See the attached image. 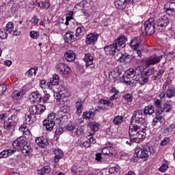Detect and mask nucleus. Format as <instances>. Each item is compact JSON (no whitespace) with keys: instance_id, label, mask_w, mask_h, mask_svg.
<instances>
[{"instance_id":"1","label":"nucleus","mask_w":175,"mask_h":175,"mask_svg":"<svg viewBox=\"0 0 175 175\" xmlns=\"http://www.w3.org/2000/svg\"><path fill=\"white\" fill-rule=\"evenodd\" d=\"M146 129L147 128H142V124L137 126L133 123L130 124L129 130L130 139H132L134 143H142L146 138Z\"/></svg>"},{"instance_id":"2","label":"nucleus","mask_w":175,"mask_h":175,"mask_svg":"<svg viewBox=\"0 0 175 175\" xmlns=\"http://www.w3.org/2000/svg\"><path fill=\"white\" fill-rule=\"evenodd\" d=\"M135 154L137 158H141L144 161H147L150 155L154 154V150H151V147L148 144H145L140 148L135 149Z\"/></svg>"},{"instance_id":"3","label":"nucleus","mask_w":175,"mask_h":175,"mask_svg":"<svg viewBox=\"0 0 175 175\" xmlns=\"http://www.w3.org/2000/svg\"><path fill=\"white\" fill-rule=\"evenodd\" d=\"M131 122L139 124L142 125V129L147 128V123L146 122V120L143 118V111L140 109L136 110L133 112Z\"/></svg>"},{"instance_id":"4","label":"nucleus","mask_w":175,"mask_h":175,"mask_svg":"<svg viewBox=\"0 0 175 175\" xmlns=\"http://www.w3.org/2000/svg\"><path fill=\"white\" fill-rule=\"evenodd\" d=\"M55 113H52L48 115L46 119H45L42 124L45 126L46 131H53L54 126H55Z\"/></svg>"},{"instance_id":"5","label":"nucleus","mask_w":175,"mask_h":175,"mask_svg":"<svg viewBox=\"0 0 175 175\" xmlns=\"http://www.w3.org/2000/svg\"><path fill=\"white\" fill-rule=\"evenodd\" d=\"M144 31L146 35L151 36L155 33V22L154 18H150L144 23Z\"/></svg>"},{"instance_id":"6","label":"nucleus","mask_w":175,"mask_h":175,"mask_svg":"<svg viewBox=\"0 0 175 175\" xmlns=\"http://www.w3.org/2000/svg\"><path fill=\"white\" fill-rule=\"evenodd\" d=\"M17 116L16 115H12L8 117V120H5L3 124L4 129L7 131H11L12 129H14L16 125H17Z\"/></svg>"},{"instance_id":"7","label":"nucleus","mask_w":175,"mask_h":175,"mask_svg":"<svg viewBox=\"0 0 175 175\" xmlns=\"http://www.w3.org/2000/svg\"><path fill=\"white\" fill-rule=\"evenodd\" d=\"M170 23L169 16L163 15L157 20V25L161 31L165 29Z\"/></svg>"},{"instance_id":"8","label":"nucleus","mask_w":175,"mask_h":175,"mask_svg":"<svg viewBox=\"0 0 175 175\" xmlns=\"http://www.w3.org/2000/svg\"><path fill=\"white\" fill-rule=\"evenodd\" d=\"M104 50L106 54L110 55H116V53H118L120 51V48L117 46L116 44H111L109 46H105Z\"/></svg>"},{"instance_id":"9","label":"nucleus","mask_w":175,"mask_h":175,"mask_svg":"<svg viewBox=\"0 0 175 175\" xmlns=\"http://www.w3.org/2000/svg\"><path fill=\"white\" fill-rule=\"evenodd\" d=\"M173 103L171 100L166 101L164 104L161 109L157 110V115L161 116L162 113H169L173 109Z\"/></svg>"},{"instance_id":"10","label":"nucleus","mask_w":175,"mask_h":175,"mask_svg":"<svg viewBox=\"0 0 175 175\" xmlns=\"http://www.w3.org/2000/svg\"><path fill=\"white\" fill-rule=\"evenodd\" d=\"M161 59H162V55L158 56L154 55L151 56L145 62L146 66H151V65H157V64H159L161 62Z\"/></svg>"},{"instance_id":"11","label":"nucleus","mask_w":175,"mask_h":175,"mask_svg":"<svg viewBox=\"0 0 175 175\" xmlns=\"http://www.w3.org/2000/svg\"><path fill=\"white\" fill-rule=\"evenodd\" d=\"M164 9L167 14H173L175 13V0L166 3L164 5Z\"/></svg>"},{"instance_id":"12","label":"nucleus","mask_w":175,"mask_h":175,"mask_svg":"<svg viewBox=\"0 0 175 175\" xmlns=\"http://www.w3.org/2000/svg\"><path fill=\"white\" fill-rule=\"evenodd\" d=\"M24 144H25L24 137H20L12 143V147H14L15 150H21L24 146Z\"/></svg>"},{"instance_id":"13","label":"nucleus","mask_w":175,"mask_h":175,"mask_svg":"<svg viewBox=\"0 0 175 175\" xmlns=\"http://www.w3.org/2000/svg\"><path fill=\"white\" fill-rule=\"evenodd\" d=\"M129 2H131V0H116L114 5L116 9L124 10Z\"/></svg>"},{"instance_id":"14","label":"nucleus","mask_w":175,"mask_h":175,"mask_svg":"<svg viewBox=\"0 0 175 175\" xmlns=\"http://www.w3.org/2000/svg\"><path fill=\"white\" fill-rule=\"evenodd\" d=\"M56 69L63 75H68V73L70 72V68L64 63H59L57 64Z\"/></svg>"},{"instance_id":"15","label":"nucleus","mask_w":175,"mask_h":175,"mask_svg":"<svg viewBox=\"0 0 175 175\" xmlns=\"http://www.w3.org/2000/svg\"><path fill=\"white\" fill-rule=\"evenodd\" d=\"M126 42V37L125 36H120V38L115 40L114 44L116 45V47L119 48V50H120L121 47L122 49H124L125 47V43Z\"/></svg>"},{"instance_id":"16","label":"nucleus","mask_w":175,"mask_h":175,"mask_svg":"<svg viewBox=\"0 0 175 175\" xmlns=\"http://www.w3.org/2000/svg\"><path fill=\"white\" fill-rule=\"evenodd\" d=\"M64 58L68 62H73L76 59V53L72 50H67L64 53Z\"/></svg>"},{"instance_id":"17","label":"nucleus","mask_w":175,"mask_h":175,"mask_svg":"<svg viewBox=\"0 0 175 175\" xmlns=\"http://www.w3.org/2000/svg\"><path fill=\"white\" fill-rule=\"evenodd\" d=\"M98 36L99 35L94 33L88 34L85 40L86 44H94L95 42H96V40H98Z\"/></svg>"},{"instance_id":"18","label":"nucleus","mask_w":175,"mask_h":175,"mask_svg":"<svg viewBox=\"0 0 175 175\" xmlns=\"http://www.w3.org/2000/svg\"><path fill=\"white\" fill-rule=\"evenodd\" d=\"M107 146H107V147H104L102 150V152L104 155H109V157H113L114 155V154H113V150H114L113 148V147H111V144H110V142H108L107 144Z\"/></svg>"},{"instance_id":"19","label":"nucleus","mask_w":175,"mask_h":175,"mask_svg":"<svg viewBox=\"0 0 175 175\" xmlns=\"http://www.w3.org/2000/svg\"><path fill=\"white\" fill-rule=\"evenodd\" d=\"M22 153L25 157L29 155V154H32V147H31V144L25 142L22 147Z\"/></svg>"},{"instance_id":"20","label":"nucleus","mask_w":175,"mask_h":175,"mask_svg":"<svg viewBox=\"0 0 175 175\" xmlns=\"http://www.w3.org/2000/svg\"><path fill=\"white\" fill-rule=\"evenodd\" d=\"M36 143L39 147H42V148H46L49 146V141L43 137L36 138Z\"/></svg>"},{"instance_id":"21","label":"nucleus","mask_w":175,"mask_h":175,"mask_svg":"<svg viewBox=\"0 0 175 175\" xmlns=\"http://www.w3.org/2000/svg\"><path fill=\"white\" fill-rule=\"evenodd\" d=\"M35 121H36V116L35 115L29 113L25 116V122L27 125H31Z\"/></svg>"},{"instance_id":"22","label":"nucleus","mask_w":175,"mask_h":175,"mask_svg":"<svg viewBox=\"0 0 175 175\" xmlns=\"http://www.w3.org/2000/svg\"><path fill=\"white\" fill-rule=\"evenodd\" d=\"M25 90H21L20 91L15 90L12 94V97L15 100H18V99H21V98L23 96V95H25Z\"/></svg>"},{"instance_id":"23","label":"nucleus","mask_w":175,"mask_h":175,"mask_svg":"<svg viewBox=\"0 0 175 175\" xmlns=\"http://www.w3.org/2000/svg\"><path fill=\"white\" fill-rule=\"evenodd\" d=\"M13 152H16V150L12 149H5L0 152V159L2 158H8V157H10Z\"/></svg>"},{"instance_id":"24","label":"nucleus","mask_w":175,"mask_h":175,"mask_svg":"<svg viewBox=\"0 0 175 175\" xmlns=\"http://www.w3.org/2000/svg\"><path fill=\"white\" fill-rule=\"evenodd\" d=\"M64 40L67 43H73L75 42V34L73 32H67L64 36Z\"/></svg>"},{"instance_id":"25","label":"nucleus","mask_w":175,"mask_h":175,"mask_svg":"<svg viewBox=\"0 0 175 175\" xmlns=\"http://www.w3.org/2000/svg\"><path fill=\"white\" fill-rule=\"evenodd\" d=\"M83 61H85L86 66H91L94 64V57L90 53H87L85 55Z\"/></svg>"},{"instance_id":"26","label":"nucleus","mask_w":175,"mask_h":175,"mask_svg":"<svg viewBox=\"0 0 175 175\" xmlns=\"http://www.w3.org/2000/svg\"><path fill=\"white\" fill-rule=\"evenodd\" d=\"M131 59V55L129 54L126 53V52H124L121 53V56L119 57L118 61L122 63L128 64L129 62V59Z\"/></svg>"},{"instance_id":"27","label":"nucleus","mask_w":175,"mask_h":175,"mask_svg":"<svg viewBox=\"0 0 175 175\" xmlns=\"http://www.w3.org/2000/svg\"><path fill=\"white\" fill-rule=\"evenodd\" d=\"M89 126L91 129L90 131V136H92V135H94V133H95V132H98V131H99V124L96 122H91L89 124Z\"/></svg>"},{"instance_id":"28","label":"nucleus","mask_w":175,"mask_h":175,"mask_svg":"<svg viewBox=\"0 0 175 175\" xmlns=\"http://www.w3.org/2000/svg\"><path fill=\"white\" fill-rule=\"evenodd\" d=\"M163 70L159 69L158 71H154L153 76L151 77L152 80H159V79L162 78V75H163Z\"/></svg>"},{"instance_id":"29","label":"nucleus","mask_w":175,"mask_h":175,"mask_svg":"<svg viewBox=\"0 0 175 175\" xmlns=\"http://www.w3.org/2000/svg\"><path fill=\"white\" fill-rule=\"evenodd\" d=\"M55 155L54 161L55 163H58V161L64 157V152H62L61 149H56L55 150Z\"/></svg>"},{"instance_id":"30","label":"nucleus","mask_w":175,"mask_h":175,"mask_svg":"<svg viewBox=\"0 0 175 175\" xmlns=\"http://www.w3.org/2000/svg\"><path fill=\"white\" fill-rule=\"evenodd\" d=\"M85 34V28H84V27H79L77 28L75 36H77L78 39H80V38H82L83 36Z\"/></svg>"},{"instance_id":"31","label":"nucleus","mask_w":175,"mask_h":175,"mask_svg":"<svg viewBox=\"0 0 175 175\" xmlns=\"http://www.w3.org/2000/svg\"><path fill=\"white\" fill-rule=\"evenodd\" d=\"M31 98L35 100L38 103H40L42 102V94L39 92V91L33 92L31 93Z\"/></svg>"},{"instance_id":"32","label":"nucleus","mask_w":175,"mask_h":175,"mask_svg":"<svg viewBox=\"0 0 175 175\" xmlns=\"http://www.w3.org/2000/svg\"><path fill=\"white\" fill-rule=\"evenodd\" d=\"M51 172V167L50 165L43 167L41 170H38V174L40 175L49 174Z\"/></svg>"},{"instance_id":"33","label":"nucleus","mask_w":175,"mask_h":175,"mask_svg":"<svg viewBox=\"0 0 175 175\" xmlns=\"http://www.w3.org/2000/svg\"><path fill=\"white\" fill-rule=\"evenodd\" d=\"M154 106L152 105H148L144 109V116H151V114H154Z\"/></svg>"},{"instance_id":"34","label":"nucleus","mask_w":175,"mask_h":175,"mask_svg":"<svg viewBox=\"0 0 175 175\" xmlns=\"http://www.w3.org/2000/svg\"><path fill=\"white\" fill-rule=\"evenodd\" d=\"M75 107L77 109L76 114L80 116L81 114V109H83V101L79 100L75 103Z\"/></svg>"},{"instance_id":"35","label":"nucleus","mask_w":175,"mask_h":175,"mask_svg":"<svg viewBox=\"0 0 175 175\" xmlns=\"http://www.w3.org/2000/svg\"><path fill=\"white\" fill-rule=\"evenodd\" d=\"M154 105L156 109V114H158V110H162V100L158 99V98H154Z\"/></svg>"},{"instance_id":"36","label":"nucleus","mask_w":175,"mask_h":175,"mask_svg":"<svg viewBox=\"0 0 175 175\" xmlns=\"http://www.w3.org/2000/svg\"><path fill=\"white\" fill-rule=\"evenodd\" d=\"M50 83L52 85H58V84H59V76L57 74H54L53 77L50 79Z\"/></svg>"},{"instance_id":"37","label":"nucleus","mask_w":175,"mask_h":175,"mask_svg":"<svg viewBox=\"0 0 175 175\" xmlns=\"http://www.w3.org/2000/svg\"><path fill=\"white\" fill-rule=\"evenodd\" d=\"M124 121V117L121 116H116L114 117L113 120V123L114 125L120 126L122 124Z\"/></svg>"},{"instance_id":"38","label":"nucleus","mask_w":175,"mask_h":175,"mask_svg":"<svg viewBox=\"0 0 175 175\" xmlns=\"http://www.w3.org/2000/svg\"><path fill=\"white\" fill-rule=\"evenodd\" d=\"M95 116V113L92 111H85L83 113V118L84 120H91V118H94Z\"/></svg>"},{"instance_id":"39","label":"nucleus","mask_w":175,"mask_h":175,"mask_svg":"<svg viewBox=\"0 0 175 175\" xmlns=\"http://www.w3.org/2000/svg\"><path fill=\"white\" fill-rule=\"evenodd\" d=\"M5 30L8 33H12L13 31H14V24L12 22H9L5 28Z\"/></svg>"},{"instance_id":"40","label":"nucleus","mask_w":175,"mask_h":175,"mask_svg":"<svg viewBox=\"0 0 175 175\" xmlns=\"http://www.w3.org/2000/svg\"><path fill=\"white\" fill-rule=\"evenodd\" d=\"M175 95V90L174 88H169L166 92L167 98H173Z\"/></svg>"},{"instance_id":"41","label":"nucleus","mask_w":175,"mask_h":175,"mask_svg":"<svg viewBox=\"0 0 175 175\" xmlns=\"http://www.w3.org/2000/svg\"><path fill=\"white\" fill-rule=\"evenodd\" d=\"M38 6L42 9H45L46 10H47V9L50 8V3L47 1H40L38 3Z\"/></svg>"},{"instance_id":"42","label":"nucleus","mask_w":175,"mask_h":175,"mask_svg":"<svg viewBox=\"0 0 175 175\" xmlns=\"http://www.w3.org/2000/svg\"><path fill=\"white\" fill-rule=\"evenodd\" d=\"M44 110H46V107L43 105L39 104L36 105V114H42L44 112Z\"/></svg>"},{"instance_id":"43","label":"nucleus","mask_w":175,"mask_h":175,"mask_svg":"<svg viewBox=\"0 0 175 175\" xmlns=\"http://www.w3.org/2000/svg\"><path fill=\"white\" fill-rule=\"evenodd\" d=\"M36 70H38V67H34V68L29 69L26 72V76H28V77H32V76H35L36 75Z\"/></svg>"},{"instance_id":"44","label":"nucleus","mask_w":175,"mask_h":175,"mask_svg":"<svg viewBox=\"0 0 175 175\" xmlns=\"http://www.w3.org/2000/svg\"><path fill=\"white\" fill-rule=\"evenodd\" d=\"M140 45V42L137 41V38H135L131 41V46L133 50H136L137 47Z\"/></svg>"},{"instance_id":"45","label":"nucleus","mask_w":175,"mask_h":175,"mask_svg":"<svg viewBox=\"0 0 175 175\" xmlns=\"http://www.w3.org/2000/svg\"><path fill=\"white\" fill-rule=\"evenodd\" d=\"M100 105H103L104 106H108L109 107H113V103L108 100L100 99L99 100Z\"/></svg>"},{"instance_id":"46","label":"nucleus","mask_w":175,"mask_h":175,"mask_svg":"<svg viewBox=\"0 0 175 175\" xmlns=\"http://www.w3.org/2000/svg\"><path fill=\"white\" fill-rule=\"evenodd\" d=\"M8 33L5 29H0V39H8Z\"/></svg>"},{"instance_id":"47","label":"nucleus","mask_w":175,"mask_h":175,"mask_svg":"<svg viewBox=\"0 0 175 175\" xmlns=\"http://www.w3.org/2000/svg\"><path fill=\"white\" fill-rule=\"evenodd\" d=\"M64 109H68L69 107L64 106L61 108V111H59V115L61 116L59 117L58 118H56V120H58L59 122H61V121H62V120H64V117H65V116L62 115V113L64 112Z\"/></svg>"},{"instance_id":"48","label":"nucleus","mask_w":175,"mask_h":175,"mask_svg":"<svg viewBox=\"0 0 175 175\" xmlns=\"http://www.w3.org/2000/svg\"><path fill=\"white\" fill-rule=\"evenodd\" d=\"M154 70V68L147 69L144 71V75L146 77H148L150 76H153Z\"/></svg>"},{"instance_id":"49","label":"nucleus","mask_w":175,"mask_h":175,"mask_svg":"<svg viewBox=\"0 0 175 175\" xmlns=\"http://www.w3.org/2000/svg\"><path fill=\"white\" fill-rule=\"evenodd\" d=\"M7 90L8 86L5 83L0 84V96H2Z\"/></svg>"},{"instance_id":"50","label":"nucleus","mask_w":175,"mask_h":175,"mask_svg":"<svg viewBox=\"0 0 175 175\" xmlns=\"http://www.w3.org/2000/svg\"><path fill=\"white\" fill-rule=\"evenodd\" d=\"M139 83L141 85H144V84L148 83V77H147L146 76L145 77H142L139 79Z\"/></svg>"},{"instance_id":"51","label":"nucleus","mask_w":175,"mask_h":175,"mask_svg":"<svg viewBox=\"0 0 175 175\" xmlns=\"http://www.w3.org/2000/svg\"><path fill=\"white\" fill-rule=\"evenodd\" d=\"M127 76H129V77H131V79H133V77L136 76V72L135 70L133 68H130L127 71Z\"/></svg>"},{"instance_id":"52","label":"nucleus","mask_w":175,"mask_h":175,"mask_svg":"<svg viewBox=\"0 0 175 175\" xmlns=\"http://www.w3.org/2000/svg\"><path fill=\"white\" fill-rule=\"evenodd\" d=\"M175 128V124H172L170 126L167 127L164 129V133H170V132H173V129Z\"/></svg>"},{"instance_id":"53","label":"nucleus","mask_w":175,"mask_h":175,"mask_svg":"<svg viewBox=\"0 0 175 175\" xmlns=\"http://www.w3.org/2000/svg\"><path fill=\"white\" fill-rule=\"evenodd\" d=\"M27 123L21 125L19 128V131H21V132H23V133L28 132L29 129L28 128V126H27Z\"/></svg>"},{"instance_id":"54","label":"nucleus","mask_w":175,"mask_h":175,"mask_svg":"<svg viewBox=\"0 0 175 175\" xmlns=\"http://www.w3.org/2000/svg\"><path fill=\"white\" fill-rule=\"evenodd\" d=\"M122 80L126 84H129V85H131V77H129L128 75H123Z\"/></svg>"},{"instance_id":"55","label":"nucleus","mask_w":175,"mask_h":175,"mask_svg":"<svg viewBox=\"0 0 175 175\" xmlns=\"http://www.w3.org/2000/svg\"><path fill=\"white\" fill-rule=\"evenodd\" d=\"M30 38H31V39H38V38H39V32L36 31H30Z\"/></svg>"},{"instance_id":"56","label":"nucleus","mask_w":175,"mask_h":175,"mask_svg":"<svg viewBox=\"0 0 175 175\" xmlns=\"http://www.w3.org/2000/svg\"><path fill=\"white\" fill-rule=\"evenodd\" d=\"M30 23H31L32 25H38V24L39 23V18H38V17H36V16H33L31 18Z\"/></svg>"},{"instance_id":"57","label":"nucleus","mask_w":175,"mask_h":175,"mask_svg":"<svg viewBox=\"0 0 175 175\" xmlns=\"http://www.w3.org/2000/svg\"><path fill=\"white\" fill-rule=\"evenodd\" d=\"M29 113L35 116L36 114V105L31 106L29 109Z\"/></svg>"},{"instance_id":"58","label":"nucleus","mask_w":175,"mask_h":175,"mask_svg":"<svg viewBox=\"0 0 175 175\" xmlns=\"http://www.w3.org/2000/svg\"><path fill=\"white\" fill-rule=\"evenodd\" d=\"M169 142H170V138L165 137L163 140H161L160 146H166V144L169 143Z\"/></svg>"},{"instance_id":"59","label":"nucleus","mask_w":175,"mask_h":175,"mask_svg":"<svg viewBox=\"0 0 175 175\" xmlns=\"http://www.w3.org/2000/svg\"><path fill=\"white\" fill-rule=\"evenodd\" d=\"M168 166L167 164L163 163L159 169V172H161V173H163L167 170Z\"/></svg>"},{"instance_id":"60","label":"nucleus","mask_w":175,"mask_h":175,"mask_svg":"<svg viewBox=\"0 0 175 175\" xmlns=\"http://www.w3.org/2000/svg\"><path fill=\"white\" fill-rule=\"evenodd\" d=\"M13 33H14V36H18L21 33V28H20V27H18V26H17V27H16L15 30H14Z\"/></svg>"},{"instance_id":"61","label":"nucleus","mask_w":175,"mask_h":175,"mask_svg":"<svg viewBox=\"0 0 175 175\" xmlns=\"http://www.w3.org/2000/svg\"><path fill=\"white\" fill-rule=\"evenodd\" d=\"M75 133L76 135H77V136H80L84 133V130L83 129V128L79 127L77 129V130L75 131Z\"/></svg>"},{"instance_id":"62","label":"nucleus","mask_w":175,"mask_h":175,"mask_svg":"<svg viewBox=\"0 0 175 175\" xmlns=\"http://www.w3.org/2000/svg\"><path fill=\"white\" fill-rule=\"evenodd\" d=\"M49 99H50V94H45L43 97H42V100L43 103H46Z\"/></svg>"},{"instance_id":"63","label":"nucleus","mask_w":175,"mask_h":175,"mask_svg":"<svg viewBox=\"0 0 175 175\" xmlns=\"http://www.w3.org/2000/svg\"><path fill=\"white\" fill-rule=\"evenodd\" d=\"M124 99L126 100V102H132V94H127L124 96Z\"/></svg>"},{"instance_id":"64","label":"nucleus","mask_w":175,"mask_h":175,"mask_svg":"<svg viewBox=\"0 0 175 175\" xmlns=\"http://www.w3.org/2000/svg\"><path fill=\"white\" fill-rule=\"evenodd\" d=\"M135 75H142V72H143V67L142 66H138L135 70Z\"/></svg>"}]
</instances>
